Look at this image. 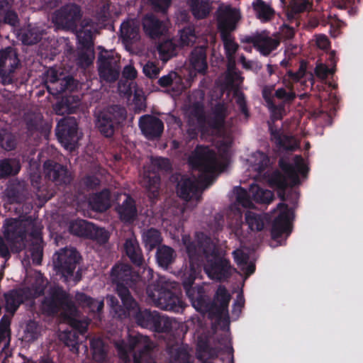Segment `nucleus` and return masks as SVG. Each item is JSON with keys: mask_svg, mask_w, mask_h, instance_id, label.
Masks as SVG:
<instances>
[{"mask_svg": "<svg viewBox=\"0 0 363 363\" xmlns=\"http://www.w3.org/2000/svg\"><path fill=\"white\" fill-rule=\"evenodd\" d=\"M190 265H203L207 275L213 280L225 281L232 274L230 261L222 255L211 238L203 233L196 234L195 240L190 236L182 238Z\"/></svg>", "mask_w": 363, "mask_h": 363, "instance_id": "nucleus-1", "label": "nucleus"}, {"mask_svg": "<svg viewBox=\"0 0 363 363\" xmlns=\"http://www.w3.org/2000/svg\"><path fill=\"white\" fill-rule=\"evenodd\" d=\"M196 277V271L193 266H186L181 275L183 288L192 306L197 311L220 315L229 305L230 295L228 290L225 286H219L211 301L203 286H193Z\"/></svg>", "mask_w": 363, "mask_h": 363, "instance_id": "nucleus-2", "label": "nucleus"}, {"mask_svg": "<svg viewBox=\"0 0 363 363\" xmlns=\"http://www.w3.org/2000/svg\"><path fill=\"white\" fill-rule=\"evenodd\" d=\"M121 296L123 299L122 304L114 295L106 296L107 305L110 307L114 317L121 320L133 318L138 325L150 330L158 312L141 309L133 296H130L128 293H121Z\"/></svg>", "mask_w": 363, "mask_h": 363, "instance_id": "nucleus-3", "label": "nucleus"}, {"mask_svg": "<svg viewBox=\"0 0 363 363\" xmlns=\"http://www.w3.org/2000/svg\"><path fill=\"white\" fill-rule=\"evenodd\" d=\"M82 259V256L76 248H62L52 256L53 269L64 282L77 284L82 279L81 269L76 271Z\"/></svg>", "mask_w": 363, "mask_h": 363, "instance_id": "nucleus-4", "label": "nucleus"}, {"mask_svg": "<svg viewBox=\"0 0 363 363\" xmlns=\"http://www.w3.org/2000/svg\"><path fill=\"white\" fill-rule=\"evenodd\" d=\"M114 345L119 358L123 361L129 360L130 354L134 352V363H156L151 358L152 347L146 336L130 334L127 341L119 340L115 342Z\"/></svg>", "mask_w": 363, "mask_h": 363, "instance_id": "nucleus-5", "label": "nucleus"}, {"mask_svg": "<svg viewBox=\"0 0 363 363\" xmlns=\"http://www.w3.org/2000/svg\"><path fill=\"white\" fill-rule=\"evenodd\" d=\"M189 162L201 172L200 183L204 188L213 183L217 170V158L214 150L207 146L198 145L190 157Z\"/></svg>", "mask_w": 363, "mask_h": 363, "instance_id": "nucleus-6", "label": "nucleus"}, {"mask_svg": "<svg viewBox=\"0 0 363 363\" xmlns=\"http://www.w3.org/2000/svg\"><path fill=\"white\" fill-rule=\"evenodd\" d=\"M41 309L45 315L55 316L60 311L63 315L66 313L74 314L77 312L74 303L69 294L60 286H51L41 303Z\"/></svg>", "mask_w": 363, "mask_h": 363, "instance_id": "nucleus-7", "label": "nucleus"}, {"mask_svg": "<svg viewBox=\"0 0 363 363\" xmlns=\"http://www.w3.org/2000/svg\"><path fill=\"white\" fill-rule=\"evenodd\" d=\"M127 111L120 105H111L100 111L96 116L95 125L101 135L112 137L125 121Z\"/></svg>", "mask_w": 363, "mask_h": 363, "instance_id": "nucleus-8", "label": "nucleus"}, {"mask_svg": "<svg viewBox=\"0 0 363 363\" xmlns=\"http://www.w3.org/2000/svg\"><path fill=\"white\" fill-rule=\"evenodd\" d=\"M148 297L162 310L179 312L183 308L180 296L160 285H150L147 288Z\"/></svg>", "mask_w": 363, "mask_h": 363, "instance_id": "nucleus-9", "label": "nucleus"}, {"mask_svg": "<svg viewBox=\"0 0 363 363\" xmlns=\"http://www.w3.org/2000/svg\"><path fill=\"white\" fill-rule=\"evenodd\" d=\"M275 212L278 215L274 218L272 228L271 236L272 242L271 245L274 247L282 244L283 238H286L291 233V221L293 213L284 203H279Z\"/></svg>", "mask_w": 363, "mask_h": 363, "instance_id": "nucleus-10", "label": "nucleus"}, {"mask_svg": "<svg viewBox=\"0 0 363 363\" xmlns=\"http://www.w3.org/2000/svg\"><path fill=\"white\" fill-rule=\"evenodd\" d=\"M99 76L101 81L116 82L121 72V57L112 51L101 52L96 61Z\"/></svg>", "mask_w": 363, "mask_h": 363, "instance_id": "nucleus-11", "label": "nucleus"}, {"mask_svg": "<svg viewBox=\"0 0 363 363\" xmlns=\"http://www.w3.org/2000/svg\"><path fill=\"white\" fill-rule=\"evenodd\" d=\"M28 222L17 218H7L3 225L5 239L13 251L21 252L25 247Z\"/></svg>", "mask_w": 363, "mask_h": 363, "instance_id": "nucleus-12", "label": "nucleus"}, {"mask_svg": "<svg viewBox=\"0 0 363 363\" xmlns=\"http://www.w3.org/2000/svg\"><path fill=\"white\" fill-rule=\"evenodd\" d=\"M28 222L17 218H7L3 225L5 239L13 251L21 252L25 247Z\"/></svg>", "mask_w": 363, "mask_h": 363, "instance_id": "nucleus-13", "label": "nucleus"}, {"mask_svg": "<svg viewBox=\"0 0 363 363\" xmlns=\"http://www.w3.org/2000/svg\"><path fill=\"white\" fill-rule=\"evenodd\" d=\"M136 275L129 264L118 262L111 268L110 279L116 285V293L123 303L121 293L128 294L133 296L128 286H131L135 281Z\"/></svg>", "mask_w": 363, "mask_h": 363, "instance_id": "nucleus-14", "label": "nucleus"}, {"mask_svg": "<svg viewBox=\"0 0 363 363\" xmlns=\"http://www.w3.org/2000/svg\"><path fill=\"white\" fill-rule=\"evenodd\" d=\"M21 61L16 50L11 46L0 50V79L4 85L13 84Z\"/></svg>", "mask_w": 363, "mask_h": 363, "instance_id": "nucleus-15", "label": "nucleus"}, {"mask_svg": "<svg viewBox=\"0 0 363 363\" xmlns=\"http://www.w3.org/2000/svg\"><path fill=\"white\" fill-rule=\"evenodd\" d=\"M279 164L284 174L278 172H274L269 178V183L271 186L276 187L280 190L278 195L282 201H284V189L288 185H294L296 183L298 174L293 165L284 162V160L279 161Z\"/></svg>", "mask_w": 363, "mask_h": 363, "instance_id": "nucleus-16", "label": "nucleus"}, {"mask_svg": "<svg viewBox=\"0 0 363 363\" xmlns=\"http://www.w3.org/2000/svg\"><path fill=\"white\" fill-rule=\"evenodd\" d=\"M56 135L66 149H74L79 141L76 121L73 118L61 119L56 127Z\"/></svg>", "mask_w": 363, "mask_h": 363, "instance_id": "nucleus-17", "label": "nucleus"}, {"mask_svg": "<svg viewBox=\"0 0 363 363\" xmlns=\"http://www.w3.org/2000/svg\"><path fill=\"white\" fill-rule=\"evenodd\" d=\"M82 16V10L77 4H67L55 11V22L65 29L74 31Z\"/></svg>", "mask_w": 363, "mask_h": 363, "instance_id": "nucleus-18", "label": "nucleus"}, {"mask_svg": "<svg viewBox=\"0 0 363 363\" xmlns=\"http://www.w3.org/2000/svg\"><path fill=\"white\" fill-rule=\"evenodd\" d=\"M216 18L220 35L231 34L237 28L240 15L238 10L230 6H220Z\"/></svg>", "mask_w": 363, "mask_h": 363, "instance_id": "nucleus-19", "label": "nucleus"}, {"mask_svg": "<svg viewBox=\"0 0 363 363\" xmlns=\"http://www.w3.org/2000/svg\"><path fill=\"white\" fill-rule=\"evenodd\" d=\"M138 126L142 134L148 140L160 138L164 131V123L157 116L145 114L140 117Z\"/></svg>", "mask_w": 363, "mask_h": 363, "instance_id": "nucleus-20", "label": "nucleus"}, {"mask_svg": "<svg viewBox=\"0 0 363 363\" xmlns=\"http://www.w3.org/2000/svg\"><path fill=\"white\" fill-rule=\"evenodd\" d=\"M33 297V292L28 287L10 290L4 294L6 311L13 315L21 304Z\"/></svg>", "mask_w": 363, "mask_h": 363, "instance_id": "nucleus-21", "label": "nucleus"}, {"mask_svg": "<svg viewBox=\"0 0 363 363\" xmlns=\"http://www.w3.org/2000/svg\"><path fill=\"white\" fill-rule=\"evenodd\" d=\"M45 177L58 184H67L70 182L67 167L53 160H48L43 164Z\"/></svg>", "mask_w": 363, "mask_h": 363, "instance_id": "nucleus-22", "label": "nucleus"}, {"mask_svg": "<svg viewBox=\"0 0 363 363\" xmlns=\"http://www.w3.org/2000/svg\"><path fill=\"white\" fill-rule=\"evenodd\" d=\"M251 43L262 54L267 55L279 45L280 38L277 35L269 36L267 32L263 31L255 34Z\"/></svg>", "mask_w": 363, "mask_h": 363, "instance_id": "nucleus-23", "label": "nucleus"}, {"mask_svg": "<svg viewBox=\"0 0 363 363\" xmlns=\"http://www.w3.org/2000/svg\"><path fill=\"white\" fill-rule=\"evenodd\" d=\"M142 25L145 33L151 39L160 38L167 30L164 23L152 13L144 16Z\"/></svg>", "mask_w": 363, "mask_h": 363, "instance_id": "nucleus-24", "label": "nucleus"}, {"mask_svg": "<svg viewBox=\"0 0 363 363\" xmlns=\"http://www.w3.org/2000/svg\"><path fill=\"white\" fill-rule=\"evenodd\" d=\"M123 251L134 266L140 267L143 265L145 259L143 251L135 236H131L125 240Z\"/></svg>", "mask_w": 363, "mask_h": 363, "instance_id": "nucleus-25", "label": "nucleus"}, {"mask_svg": "<svg viewBox=\"0 0 363 363\" xmlns=\"http://www.w3.org/2000/svg\"><path fill=\"white\" fill-rule=\"evenodd\" d=\"M116 211L119 219L128 224L133 223L138 216L135 200L130 195H127L122 203L116 207Z\"/></svg>", "mask_w": 363, "mask_h": 363, "instance_id": "nucleus-26", "label": "nucleus"}, {"mask_svg": "<svg viewBox=\"0 0 363 363\" xmlns=\"http://www.w3.org/2000/svg\"><path fill=\"white\" fill-rule=\"evenodd\" d=\"M189 62L194 70L204 74L208 69L207 47L205 45L195 47L190 53Z\"/></svg>", "mask_w": 363, "mask_h": 363, "instance_id": "nucleus-27", "label": "nucleus"}, {"mask_svg": "<svg viewBox=\"0 0 363 363\" xmlns=\"http://www.w3.org/2000/svg\"><path fill=\"white\" fill-rule=\"evenodd\" d=\"M177 193L178 196L185 200L190 201L193 198L199 199L198 196L199 186L197 183L188 177H182L177 185Z\"/></svg>", "mask_w": 363, "mask_h": 363, "instance_id": "nucleus-28", "label": "nucleus"}, {"mask_svg": "<svg viewBox=\"0 0 363 363\" xmlns=\"http://www.w3.org/2000/svg\"><path fill=\"white\" fill-rule=\"evenodd\" d=\"M111 193L105 188L99 192L93 194L89 201V204L92 210L96 212H104L111 207Z\"/></svg>", "mask_w": 363, "mask_h": 363, "instance_id": "nucleus-29", "label": "nucleus"}, {"mask_svg": "<svg viewBox=\"0 0 363 363\" xmlns=\"http://www.w3.org/2000/svg\"><path fill=\"white\" fill-rule=\"evenodd\" d=\"M177 254L174 250L166 245H162L157 247L155 259L159 267L169 270L173 263L175 262Z\"/></svg>", "mask_w": 363, "mask_h": 363, "instance_id": "nucleus-30", "label": "nucleus"}, {"mask_svg": "<svg viewBox=\"0 0 363 363\" xmlns=\"http://www.w3.org/2000/svg\"><path fill=\"white\" fill-rule=\"evenodd\" d=\"M120 33L122 41L125 45H133L140 38L139 27L129 21L122 23Z\"/></svg>", "mask_w": 363, "mask_h": 363, "instance_id": "nucleus-31", "label": "nucleus"}, {"mask_svg": "<svg viewBox=\"0 0 363 363\" xmlns=\"http://www.w3.org/2000/svg\"><path fill=\"white\" fill-rule=\"evenodd\" d=\"M44 35V30L38 27L28 24L22 28L18 38L24 45H31L40 42Z\"/></svg>", "mask_w": 363, "mask_h": 363, "instance_id": "nucleus-32", "label": "nucleus"}, {"mask_svg": "<svg viewBox=\"0 0 363 363\" xmlns=\"http://www.w3.org/2000/svg\"><path fill=\"white\" fill-rule=\"evenodd\" d=\"M187 5L195 19L206 18L211 11V3L209 0H187Z\"/></svg>", "mask_w": 363, "mask_h": 363, "instance_id": "nucleus-33", "label": "nucleus"}, {"mask_svg": "<svg viewBox=\"0 0 363 363\" xmlns=\"http://www.w3.org/2000/svg\"><path fill=\"white\" fill-rule=\"evenodd\" d=\"M157 84L163 88L171 87L172 91L174 94H179L184 88L182 78L176 72H170L169 74L161 77Z\"/></svg>", "mask_w": 363, "mask_h": 363, "instance_id": "nucleus-34", "label": "nucleus"}, {"mask_svg": "<svg viewBox=\"0 0 363 363\" xmlns=\"http://www.w3.org/2000/svg\"><path fill=\"white\" fill-rule=\"evenodd\" d=\"M19 23L17 13L11 9L8 0H0V25L6 24L16 27Z\"/></svg>", "mask_w": 363, "mask_h": 363, "instance_id": "nucleus-35", "label": "nucleus"}, {"mask_svg": "<svg viewBox=\"0 0 363 363\" xmlns=\"http://www.w3.org/2000/svg\"><path fill=\"white\" fill-rule=\"evenodd\" d=\"M233 192L236 196V201L235 203L233 205L231 208H236L240 216H241V211L239 208L235 207V206H241L246 208L245 212V223L250 227V194L241 186H235L233 189Z\"/></svg>", "mask_w": 363, "mask_h": 363, "instance_id": "nucleus-36", "label": "nucleus"}, {"mask_svg": "<svg viewBox=\"0 0 363 363\" xmlns=\"http://www.w3.org/2000/svg\"><path fill=\"white\" fill-rule=\"evenodd\" d=\"M270 132L271 139L277 146L291 151L298 147V143L294 137L284 135L274 129L273 127H270Z\"/></svg>", "mask_w": 363, "mask_h": 363, "instance_id": "nucleus-37", "label": "nucleus"}, {"mask_svg": "<svg viewBox=\"0 0 363 363\" xmlns=\"http://www.w3.org/2000/svg\"><path fill=\"white\" fill-rule=\"evenodd\" d=\"M252 8L257 18L261 22L267 23L273 19L275 11L272 6L263 0H255Z\"/></svg>", "mask_w": 363, "mask_h": 363, "instance_id": "nucleus-38", "label": "nucleus"}, {"mask_svg": "<svg viewBox=\"0 0 363 363\" xmlns=\"http://www.w3.org/2000/svg\"><path fill=\"white\" fill-rule=\"evenodd\" d=\"M142 240L145 249L148 251L157 249L161 246L163 240L161 232L155 228L144 230L142 233Z\"/></svg>", "mask_w": 363, "mask_h": 363, "instance_id": "nucleus-39", "label": "nucleus"}, {"mask_svg": "<svg viewBox=\"0 0 363 363\" xmlns=\"http://www.w3.org/2000/svg\"><path fill=\"white\" fill-rule=\"evenodd\" d=\"M74 79L71 76H64L55 82L48 84L47 89L52 95H59L67 91H72L74 89Z\"/></svg>", "mask_w": 363, "mask_h": 363, "instance_id": "nucleus-40", "label": "nucleus"}, {"mask_svg": "<svg viewBox=\"0 0 363 363\" xmlns=\"http://www.w3.org/2000/svg\"><path fill=\"white\" fill-rule=\"evenodd\" d=\"M142 185L147 191L148 197L150 199H157L159 196L160 186V177L158 174H145L142 179Z\"/></svg>", "mask_w": 363, "mask_h": 363, "instance_id": "nucleus-41", "label": "nucleus"}, {"mask_svg": "<svg viewBox=\"0 0 363 363\" xmlns=\"http://www.w3.org/2000/svg\"><path fill=\"white\" fill-rule=\"evenodd\" d=\"M21 167L20 162L16 159L5 158L0 160V179L18 174Z\"/></svg>", "mask_w": 363, "mask_h": 363, "instance_id": "nucleus-42", "label": "nucleus"}, {"mask_svg": "<svg viewBox=\"0 0 363 363\" xmlns=\"http://www.w3.org/2000/svg\"><path fill=\"white\" fill-rule=\"evenodd\" d=\"M91 228L93 223L85 220H77L70 223L69 230L74 235L89 238L91 235Z\"/></svg>", "mask_w": 363, "mask_h": 363, "instance_id": "nucleus-43", "label": "nucleus"}, {"mask_svg": "<svg viewBox=\"0 0 363 363\" xmlns=\"http://www.w3.org/2000/svg\"><path fill=\"white\" fill-rule=\"evenodd\" d=\"M179 44L180 48L192 45L197 38L194 24H189L179 30Z\"/></svg>", "mask_w": 363, "mask_h": 363, "instance_id": "nucleus-44", "label": "nucleus"}, {"mask_svg": "<svg viewBox=\"0 0 363 363\" xmlns=\"http://www.w3.org/2000/svg\"><path fill=\"white\" fill-rule=\"evenodd\" d=\"M93 359L99 363L106 361L107 358V350L105 342L101 338H94L90 342Z\"/></svg>", "mask_w": 363, "mask_h": 363, "instance_id": "nucleus-45", "label": "nucleus"}, {"mask_svg": "<svg viewBox=\"0 0 363 363\" xmlns=\"http://www.w3.org/2000/svg\"><path fill=\"white\" fill-rule=\"evenodd\" d=\"M167 353L174 363H191L190 354L184 347L172 345L167 347Z\"/></svg>", "mask_w": 363, "mask_h": 363, "instance_id": "nucleus-46", "label": "nucleus"}, {"mask_svg": "<svg viewBox=\"0 0 363 363\" xmlns=\"http://www.w3.org/2000/svg\"><path fill=\"white\" fill-rule=\"evenodd\" d=\"M179 44L173 39H168L159 43L157 50L164 60H168L177 54Z\"/></svg>", "mask_w": 363, "mask_h": 363, "instance_id": "nucleus-47", "label": "nucleus"}, {"mask_svg": "<svg viewBox=\"0 0 363 363\" xmlns=\"http://www.w3.org/2000/svg\"><path fill=\"white\" fill-rule=\"evenodd\" d=\"M172 329V320L157 313L150 330L156 333H169Z\"/></svg>", "mask_w": 363, "mask_h": 363, "instance_id": "nucleus-48", "label": "nucleus"}, {"mask_svg": "<svg viewBox=\"0 0 363 363\" xmlns=\"http://www.w3.org/2000/svg\"><path fill=\"white\" fill-rule=\"evenodd\" d=\"M17 146V139L14 134L7 129L0 130V147L6 151L13 150Z\"/></svg>", "mask_w": 363, "mask_h": 363, "instance_id": "nucleus-49", "label": "nucleus"}, {"mask_svg": "<svg viewBox=\"0 0 363 363\" xmlns=\"http://www.w3.org/2000/svg\"><path fill=\"white\" fill-rule=\"evenodd\" d=\"M251 199L259 203H269L273 199V193L257 185H251Z\"/></svg>", "mask_w": 363, "mask_h": 363, "instance_id": "nucleus-50", "label": "nucleus"}, {"mask_svg": "<svg viewBox=\"0 0 363 363\" xmlns=\"http://www.w3.org/2000/svg\"><path fill=\"white\" fill-rule=\"evenodd\" d=\"M79 44L85 49H90L93 47V35L91 28L82 27L79 30H75Z\"/></svg>", "mask_w": 363, "mask_h": 363, "instance_id": "nucleus-51", "label": "nucleus"}, {"mask_svg": "<svg viewBox=\"0 0 363 363\" xmlns=\"http://www.w3.org/2000/svg\"><path fill=\"white\" fill-rule=\"evenodd\" d=\"M26 128L28 130V143L33 146L38 145L40 140V133L38 132V125L34 120H28L26 122Z\"/></svg>", "mask_w": 363, "mask_h": 363, "instance_id": "nucleus-52", "label": "nucleus"}, {"mask_svg": "<svg viewBox=\"0 0 363 363\" xmlns=\"http://www.w3.org/2000/svg\"><path fill=\"white\" fill-rule=\"evenodd\" d=\"M220 38L223 43L228 59L231 60L234 58L235 54L238 48V45L235 42L231 34L220 35Z\"/></svg>", "mask_w": 363, "mask_h": 363, "instance_id": "nucleus-53", "label": "nucleus"}, {"mask_svg": "<svg viewBox=\"0 0 363 363\" xmlns=\"http://www.w3.org/2000/svg\"><path fill=\"white\" fill-rule=\"evenodd\" d=\"M80 186L84 191H91L97 189L101 184V180L94 175H86L79 182Z\"/></svg>", "mask_w": 363, "mask_h": 363, "instance_id": "nucleus-54", "label": "nucleus"}, {"mask_svg": "<svg viewBox=\"0 0 363 363\" xmlns=\"http://www.w3.org/2000/svg\"><path fill=\"white\" fill-rule=\"evenodd\" d=\"M271 91L272 89L269 90L268 93L267 89H265L263 92L264 97L269 105V108L271 111L273 118L277 120L281 119L282 118L284 109L283 106H277L273 103V101L269 97V95L271 94Z\"/></svg>", "mask_w": 363, "mask_h": 363, "instance_id": "nucleus-55", "label": "nucleus"}, {"mask_svg": "<svg viewBox=\"0 0 363 363\" xmlns=\"http://www.w3.org/2000/svg\"><path fill=\"white\" fill-rule=\"evenodd\" d=\"M72 314L66 313L64 317L67 320L69 325L75 330V333H78L81 335H84L88 330V325L86 323L78 320L77 318L71 317Z\"/></svg>", "mask_w": 363, "mask_h": 363, "instance_id": "nucleus-56", "label": "nucleus"}, {"mask_svg": "<svg viewBox=\"0 0 363 363\" xmlns=\"http://www.w3.org/2000/svg\"><path fill=\"white\" fill-rule=\"evenodd\" d=\"M91 235H89V238L95 240L100 244H105L109 240V233L104 228H99L93 224V228H91Z\"/></svg>", "mask_w": 363, "mask_h": 363, "instance_id": "nucleus-57", "label": "nucleus"}, {"mask_svg": "<svg viewBox=\"0 0 363 363\" xmlns=\"http://www.w3.org/2000/svg\"><path fill=\"white\" fill-rule=\"evenodd\" d=\"M198 121L201 125L207 124L210 128L213 129H218L221 128L224 124V121L213 116L206 118L205 115H201L198 118Z\"/></svg>", "mask_w": 363, "mask_h": 363, "instance_id": "nucleus-58", "label": "nucleus"}, {"mask_svg": "<svg viewBox=\"0 0 363 363\" xmlns=\"http://www.w3.org/2000/svg\"><path fill=\"white\" fill-rule=\"evenodd\" d=\"M311 5L308 0H294L291 5V13H288L289 18H292L291 13H299L310 9Z\"/></svg>", "mask_w": 363, "mask_h": 363, "instance_id": "nucleus-59", "label": "nucleus"}, {"mask_svg": "<svg viewBox=\"0 0 363 363\" xmlns=\"http://www.w3.org/2000/svg\"><path fill=\"white\" fill-rule=\"evenodd\" d=\"M288 88L289 89V91L284 88L278 89L275 91V97L282 100L285 103L293 101L296 97V94L293 91L292 85L289 86Z\"/></svg>", "mask_w": 363, "mask_h": 363, "instance_id": "nucleus-60", "label": "nucleus"}, {"mask_svg": "<svg viewBox=\"0 0 363 363\" xmlns=\"http://www.w3.org/2000/svg\"><path fill=\"white\" fill-rule=\"evenodd\" d=\"M242 80L240 73L236 70V67H227V73L225 76L226 83L233 86L235 84H239Z\"/></svg>", "mask_w": 363, "mask_h": 363, "instance_id": "nucleus-61", "label": "nucleus"}, {"mask_svg": "<svg viewBox=\"0 0 363 363\" xmlns=\"http://www.w3.org/2000/svg\"><path fill=\"white\" fill-rule=\"evenodd\" d=\"M266 223L265 217L261 214L251 213V231H261Z\"/></svg>", "mask_w": 363, "mask_h": 363, "instance_id": "nucleus-62", "label": "nucleus"}, {"mask_svg": "<svg viewBox=\"0 0 363 363\" xmlns=\"http://www.w3.org/2000/svg\"><path fill=\"white\" fill-rule=\"evenodd\" d=\"M24 221L28 222L26 224L27 233H29L30 236L33 239H41V229L36 225L35 220L31 218H28L24 220Z\"/></svg>", "mask_w": 363, "mask_h": 363, "instance_id": "nucleus-63", "label": "nucleus"}, {"mask_svg": "<svg viewBox=\"0 0 363 363\" xmlns=\"http://www.w3.org/2000/svg\"><path fill=\"white\" fill-rule=\"evenodd\" d=\"M145 75L150 79H156L160 72V68L155 62H147L143 69Z\"/></svg>", "mask_w": 363, "mask_h": 363, "instance_id": "nucleus-64", "label": "nucleus"}]
</instances>
